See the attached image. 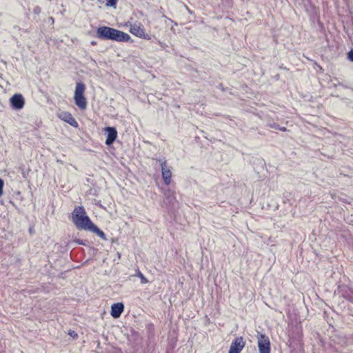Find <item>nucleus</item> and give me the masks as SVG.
I'll use <instances>...</instances> for the list:
<instances>
[{"label":"nucleus","instance_id":"obj_20","mask_svg":"<svg viewBox=\"0 0 353 353\" xmlns=\"http://www.w3.org/2000/svg\"><path fill=\"white\" fill-rule=\"evenodd\" d=\"M141 38H143L145 39H147V40H150L151 39L150 36L148 34H145L144 33V36H141Z\"/></svg>","mask_w":353,"mask_h":353},{"label":"nucleus","instance_id":"obj_16","mask_svg":"<svg viewBox=\"0 0 353 353\" xmlns=\"http://www.w3.org/2000/svg\"><path fill=\"white\" fill-rule=\"evenodd\" d=\"M117 4V0H107L106 6L114 7Z\"/></svg>","mask_w":353,"mask_h":353},{"label":"nucleus","instance_id":"obj_14","mask_svg":"<svg viewBox=\"0 0 353 353\" xmlns=\"http://www.w3.org/2000/svg\"><path fill=\"white\" fill-rule=\"evenodd\" d=\"M267 126L271 128H273V129H275V130H279L281 131H287V129L285 127H280L279 125L274 121H268L267 123Z\"/></svg>","mask_w":353,"mask_h":353},{"label":"nucleus","instance_id":"obj_3","mask_svg":"<svg viewBox=\"0 0 353 353\" xmlns=\"http://www.w3.org/2000/svg\"><path fill=\"white\" fill-rule=\"evenodd\" d=\"M259 353H270V341L268 336L261 334L258 337Z\"/></svg>","mask_w":353,"mask_h":353},{"label":"nucleus","instance_id":"obj_1","mask_svg":"<svg viewBox=\"0 0 353 353\" xmlns=\"http://www.w3.org/2000/svg\"><path fill=\"white\" fill-rule=\"evenodd\" d=\"M72 214V221L78 229L89 230L93 225L83 206L76 207Z\"/></svg>","mask_w":353,"mask_h":353},{"label":"nucleus","instance_id":"obj_2","mask_svg":"<svg viewBox=\"0 0 353 353\" xmlns=\"http://www.w3.org/2000/svg\"><path fill=\"white\" fill-rule=\"evenodd\" d=\"M85 86L83 83L79 82L76 85L74 91L75 104L81 110H85L87 107V101L83 95Z\"/></svg>","mask_w":353,"mask_h":353},{"label":"nucleus","instance_id":"obj_15","mask_svg":"<svg viewBox=\"0 0 353 353\" xmlns=\"http://www.w3.org/2000/svg\"><path fill=\"white\" fill-rule=\"evenodd\" d=\"M136 272L135 276L140 278L141 283L145 284L148 283V280L144 276L139 270H137Z\"/></svg>","mask_w":353,"mask_h":353},{"label":"nucleus","instance_id":"obj_6","mask_svg":"<svg viewBox=\"0 0 353 353\" xmlns=\"http://www.w3.org/2000/svg\"><path fill=\"white\" fill-rule=\"evenodd\" d=\"M245 345L243 338H236L232 343L228 353H241Z\"/></svg>","mask_w":353,"mask_h":353},{"label":"nucleus","instance_id":"obj_5","mask_svg":"<svg viewBox=\"0 0 353 353\" xmlns=\"http://www.w3.org/2000/svg\"><path fill=\"white\" fill-rule=\"evenodd\" d=\"M10 102L12 108L14 110H21L25 105V99L21 94H14L10 99Z\"/></svg>","mask_w":353,"mask_h":353},{"label":"nucleus","instance_id":"obj_18","mask_svg":"<svg viewBox=\"0 0 353 353\" xmlns=\"http://www.w3.org/2000/svg\"><path fill=\"white\" fill-rule=\"evenodd\" d=\"M347 58L353 62V49L347 53Z\"/></svg>","mask_w":353,"mask_h":353},{"label":"nucleus","instance_id":"obj_17","mask_svg":"<svg viewBox=\"0 0 353 353\" xmlns=\"http://www.w3.org/2000/svg\"><path fill=\"white\" fill-rule=\"evenodd\" d=\"M41 12V8L39 6H36L33 12L36 14H39Z\"/></svg>","mask_w":353,"mask_h":353},{"label":"nucleus","instance_id":"obj_7","mask_svg":"<svg viewBox=\"0 0 353 353\" xmlns=\"http://www.w3.org/2000/svg\"><path fill=\"white\" fill-rule=\"evenodd\" d=\"M161 167L162 177L166 185L171 183L172 172L168 166L167 165L166 161L159 160Z\"/></svg>","mask_w":353,"mask_h":353},{"label":"nucleus","instance_id":"obj_13","mask_svg":"<svg viewBox=\"0 0 353 353\" xmlns=\"http://www.w3.org/2000/svg\"><path fill=\"white\" fill-rule=\"evenodd\" d=\"M90 231L95 233L97 235L100 236L103 240H107L106 236L105 233L101 230L98 227H97L94 223L89 229Z\"/></svg>","mask_w":353,"mask_h":353},{"label":"nucleus","instance_id":"obj_22","mask_svg":"<svg viewBox=\"0 0 353 353\" xmlns=\"http://www.w3.org/2000/svg\"><path fill=\"white\" fill-rule=\"evenodd\" d=\"M97 44V42L94 41H91V45L95 46Z\"/></svg>","mask_w":353,"mask_h":353},{"label":"nucleus","instance_id":"obj_21","mask_svg":"<svg viewBox=\"0 0 353 353\" xmlns=\"http://www.w3.org/2000/svg\"><path fill=\"white\" fill-rule=\"evenodd\" d=\"M69 334L72 336L73 338L76 337L77 336V332H69Z\"/></svg>","mask_w":353,"mask_h":353},{"label":"nucleus","instance_id":"obj_8","mask_svg":"<svg viewBox=\"0 0 353 353\" xmlns=\"http://www.w3.org/2000/svg\"><path fill=\"white\" fill-rule=\"evenodd\" d=\"M130 39V37L128 34L114 28L111 39L112 41H115L118 42H125L128 41Z\"/></svg>","mask_w":353,"mask_h":353},{"label":"nucleus","instance_id":"obj_11","mask_svg":"<svg viewBox=\"0 0 353 353\" xmlns=\"http://www.w3.org/2000/svg\"><path fill=\"white\" fill-rule=\"evenodd\" d=\"M59 117L65 121V122L68 123L70 125L74 127H77L78 123L75 119L72 117V115L68 112H63L59 114Z\"/></svg>","mask_w":353,"mask_h":353},{"label":"nucleus","instance_id":"obj_9","mask_svg":"<svg viewBox=\"0 0 353 353\" xmlns=\"http://www.w3.org/2000/svg\"><path fill=\"white\" fill-rule=\"evenodd\" d=\"M105 130L108 132L107 139L105 140V144L107 145H112L115 141L117 137V132L114 128L112 127H107Z\"/></svg>","mask_w":353,"mask_h":353},{"label":"nucleus","instance_id":"obj_10","mask_svg":"<svg viewBox=\"0 0 353 353\" xmlns=\"http://www.w3.org/2000/svg\"><path fill=\"white\" fill-rule=\"evenodd\" d=\"M124 305L122 303H114L111 307V315L114 318H118L123 312Z\"/></svg>","mask_w":353,"mask_h":353},{"label":"nucleus","instance_id":"obj_19","mask_svg":"<svg viewBox=\"0 0 353 353\" xmlns=\"http://www.w3.org/2000/svg\"><path fill=\"white\" fill-rule=\"evenodd\" d=\"M3 181L0 179V196L3 194Z\"/></svg>","mask_w":353,"mask_h":353},{"label":"nucleus","instance_id":"obj_23","mask_svg":"<svg viewBox=\"0 0 353 353\" xmlns=\"http://www.w3.org/2000/svg\"><path fill=\"white\" fill-rule=\"evenodd\" d=\"M78 243H79V244H83V243H82V241H80V240H78Z\"/></svg>","mask_w":353,"mask_h":353},{"label":"nucleus","instance_id":"obj_12","mask_svg":"<svg viewBox=\"0 0 353 353\" xmlns=\"http://www.w3.org/2000/svg\"><path fill=\"white\" fill-rule=\"evenodd\" d=\"M130 32L132 34L140 38L141 36H144V30L140 26V25L136 23L131 25Z\"/></svg>","mask_w":353,"mask_h":353},{"label":"nucleus","instance_id":"obj_24","mask_svg":"<svg viewBox=\"0 0 353 353\" xmlns=\"http://www.w3.org/2000/svg\"><path fill=\"white\" fill-rule=\"evenodd\" d=\"M222 86H223V85H222V84L221 83V84L219 85L220 88H222Z\"/></svg>","mask_w":353,"mask_h":353},{"label":"nucleus","instance_id":"obj_4","mask_svg":"<svg viewBox=\"0 0 353 353\" xmlns=\"http://www.w3.org/2000/svg\"><path fill=\"white\" fill-rule=\"evenodd\" d=\"M114 28L108 26H101L97 30V37L102 40H111Z\"/></svg>","mask_w":353,"mask_h":353}]
</instances>
